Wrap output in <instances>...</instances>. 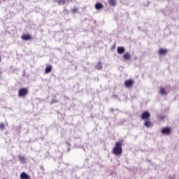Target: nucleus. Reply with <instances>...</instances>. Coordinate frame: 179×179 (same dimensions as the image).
Listing matches in <instances>:
<instances>
[{
    "label": "nucleus",
    "mask_w": 179,
    "mask_h": 179,
    "mask_svg": "<svg viewBox=\"0 0 179 179\" xmlns=\"http://www.w3.org/2000/svg\"><path fill=\"white\" fill-rule=\"evenodd\" d=\"M124 141L120 140V141H117L115 143V147L113 149V155L118 156L120 155H122V143Z\"/></svg>",
    "instance_id": "nucleus-1"
},
{
    "label": "nucleus",
    "mask_w": 179,
    "mask_h": 179,
    "mask_svg": "<svg viewBox=\"0 0 179 179\" xmlns=\"http://www.w3.org/2000/svg\"><path fill=\"white\" fill-rule=\"evenodd\" d=\"M29 93V90L27 88H21L18 91L19 97H24Z\"/></svg>",
    "instance_id": "nucleus-2"
},
{
    "label": "nucleus",
    "mask_w": 179,
    "mask_h": 179,
    "mask_svg": "<svg viewBox=\"0 0 179 179\" xmlns=\"http://www.w3.org/2000/svg\"><path fill=\"white\" fill-rule=\"evenodd\" d=\"M124 86H125V87H127L128 89H131V87H132V86H134V80H132L131 79L125 80Z\"/></svg>",
    "instance_id": "nucleus-3"
},
{
    "label": "nucleus",
    "mask_w": 179,
    "mask_h": 179,
    "mask_svg": "<svg viewBox=\"0 0 179 179\" xmlns=\"http://www.w3.org/2000/svg\"><path fill=\"white\" fill-rule=\"evenodd\" d=\"M150 118V113L148 111L143 112L141 115V120H145V121Z\"/></svg>",
    "instance_id": "nucleus-4"
},
{
    "label": "nucleus",
    "mask_w": 179,
    "mask_h": 179,
    "mask_svg": "<svg viewBox=\"0 0 179 179\" xmlns=\"http://www.w3.org/2000/svg\"><path fill=\"white\" fill-rule=\"evenodd\" d=\"M162 134L163 135H170L171 134V129L170 127H165L162 129Z\"/></svg>",
    "instance_id": "nucleus-5"
},
{
    "label": "nucleus",
    "mask_w": 179,
    "mask_h": 179,
    "mask_svg": "<svg viewBox=\"0 0 179 179\" xmlns=\"http://www.w3.org/2000/svg\"><path fill=\"white\" fill-rule=\"evenodd\" d=\"M22 40H24V41H28L29 40H33V37L29 34H24L21 36Z\"/></svg>",
    "instance_id": "nucleus-6"
},
{
    "label": "nucleus",
    "mask_w": 179,
    "mask_h": 179,
    "mask_svg": "<svg viewBox=\"0 0 179 179\" xmlns=\"http://www.w3.org/2000/svg\"><path fill=\"white\" fill-rule=\"evenodd\" d=\"M167 52H169V50L167 49L160 48L159 50L158 54L159 55L164 56L167 54Z\"/></svg>",
    "instance_id": "nucleus-7"
},
{
    "label": "nucleus",
    "mask_w": 179,
    "mask_h": 179,
    "mask_svg": "<svg viewBox=\"0 0 179 179\" xmlns=\"http://www.w3.org/2000/svg\"><path fill=\"white\" fill-rule=\"evenodd\" d=\"M159 94H161V96H167V94H169V93L166 90V88L161 87L159 90Z\"/></svg>",
    "instance_id": "nucleus-8"
},
{
    "label": "nucleus",
    "mask_w": 179,
    "mask_h": 179,
    "mask_svg": "<svg viewBox=\"0 0 179 179\" xmlns=\"http://www.w3.org/2000/svg\"><path fill=\"white\" fill-rule=\"evenodd\" d=\"M20 179H30V176H29V175H27L26 173L22 172L20 175Z\"/></svg>",
    "instance_id": "nucleus-9"
},
{
    "label": "nucleus",
    "mask_w": 179,
    "mask_h": 179,
    "mask_svg": "<svg viewBox=\"0 0 179 179\" xmlns=\"http://www.w3.org/2000/svg\"><path fill=\"white\" fill-rule=\"evenodd\" d=\"M103 8H104V6H103V4L100 2H97L95 4V9H96V10H100V9H103Z\"/></svg>",
    "instance_id": "nucleus-10"
},
{
    "label": "nucleus",
    "mask_w": 179,
    "mask_h": 179,
    "mask_svg": "<svg viewBox=\"0 0 179 179\" xmlns=\"http://www.w3.org/2000/svg\"><path fill=\"white\" fill-rule=\"evenodd\" d=\"M52 71V66L48 65L46 68L45 69V73H50V72Z\"/></svg>",
    "instance_id": "nucleus-11"
},
{
    "label": "nucleus",
    "mask_w": 179,
    "mask_h": 179,
    "mask_svg": "<svg viewBox=\"0 0 179 179\" xmlns=\"http://www.w3.org/2000/svg\"><path fill=\"white\" fill-rule=\"evenodd\" d=\"M144 125L146 127V128H150L153 124H152V122H150L149 120H145L144 122Z\"/></svg>",
    "instance_id": "nucleus-12"
},
{
    "label": "nucleus",
    "mask_w": 179,
    "mask_h": 179,
    "mask_svg": "<svg viewBox=\"0 0 179 179\" xmlns=\"http://www.w3.org/2000/svg\"><path fill=\"white\" fill-rule=\"evenodd\" d=\"M117 51L119 54H124L125 52V48L124 47H118Z\"/></svg>",
    "instance_id": "nucleus-13"
},
{
    "label": "nucleus",
    "mask_w": 179,
    "mask_h": 179,
    "mask_svg": "<svg viewBox=\"0 0 179 179\" xmlns=\"http://www.w3.org/2000/svg\"><path fill=\"white\" fill-rule=\"evenodd\" d=\"M131 58V55L129 53L127 52L123 55V59L125 61H129V59Z\"/></svg>",
    "instance_id": "nucleus-14"
},
{
    "label": "nucleus",
    "mask_w": 179,
    "mask_h": 179,
    "mask_svg": "<svg viewBox=\"0 0 179 179\" xmlns=\"http://www.w3.org/2000/svg\"><path fill=\"white\" fill-rule=\"evenodd\" d=\"M108 3L111 6H115V4L117 3L115 0H108Z\"/></svg>",
    "instance_id": "nucleus-15"
},
{
    "label": "nucleus",
    "mask_w": 179,
    "mask_h": 179,
    "mask_svg": "<svg viewBox=\"0 0 179 179\" xmlns=\"http://www.w3.org/2000/svg\"><path fill=\"white\" fill-rule=\"evenodd\" d=\"M58 5H65V0H56Z\"/></svg>",
    "instance_id": "nucleus-16"
},
{
    "label": "nucleus",
    "mask_w": 179,
    "mask_h": 179,
    "mask_svg": "<svg viewBox=\"0 0 179 179\" xmlns=\"http://www.w3.org/2000/svg\"><path fill=\"white\" fill-rule=\"evenodd\" d=\"M19 159L20 160V162H22V163H26V158L23 156H20L19 157Z\"/></svg>",
    "instance_id": "nucleus-17"
},
{
    "label": "nucleus",
    "mask_w": 179,
    "mask_h": 179,
    "mask_svg": "<svg viewBox=\"0 0 179 179\" xmlns=\"http://www.w3.org/2000/svg\"><path fill=\"white\" fill-rule=\"evenodd\" d=\"M101 68H103V66L101 65V62L98 63L96 65V69L99 70V69H101Z\"/></svg>",
    "instance_id": "nucleus-18"
},
{
    "label": "nucleus",
    "mask_w": 179,
    "mask_h": 179,
    "mask_svg": "<svg viewBox=\"0 0 179 179\" xmlns=\"http://www.w3.org/2000/svg\"><path fill=\"white\" fill-rule=\"evenodd\" d=\"M0 129L1 131H3V129H5V124H3V123L0 124Z\"/></svg>",
    "instance_id": "nucleus-19"
},
{
    "label": "nucleus",
    "mask_w": 179,
    "mask_h": 179,
    "mask_svg": "<svg viewBox=\"0 0 179 179\" xmlns=\"http://www.w3.org/2000/svg\"><path fill=\"white\" fill-rule=\"evenodd\" d=\"M58 101L57 100H52L51 104H54V103H57Z\"/></svg>",
    "instance_id": "nucleus-20"
},
{
    "label": "nucleus",
    "mask_w": 179,
    "mask_h": 179,
    "mask_svg": "<svg viewBox=\"0 0 179 179\" xmlns=\"http://www.w3.org/2000/svg\"><path fill=\"white\" fill-rule=\"evenodd\" d=\"M159 118L161 120H164V117H163V116H159Z\"/></svg>",
    "instance_id": "nucleus-21"
},
{
    "label": "nucleus",
    "mask_w": 179,
    "mask_h": 179,
    "mask_svg": "<svg viewBox=\"0 0 179 179\" xmlns=\"http://www.w3.org/2000/svg\"><path fill=\"white\" fill-rule=\"evenodd\" d=\"M77 10H78L76 8H75V9L73 10V12H77Z\"/></svg>",
    "instance_id": "nucleus-22"
},
{
    "label": "nucleus",
    "mask_w": 179,
    "mask_h": 179,
    "mask_svg": "<svg viewBox=\"0 0 179 179\" xmlns=\"http://www.w3.org/2000/svg\"><path fill=\"white\" fill-rule=\"evenodd\" d=\"M0 62H1V56H0Z\"/></svg>",
    "instance_id": "nucleus-23"
}]
</instances>
